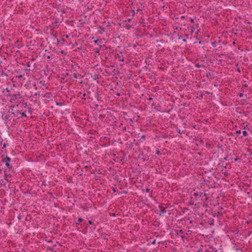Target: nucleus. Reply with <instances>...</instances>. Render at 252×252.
Here are the masks:
<instances>
[{
	"mask_svg": "<svg viewBox=\"0 0 252 252\" xmlns=\"http://www.w3.org/2000/svg\"><path fill=\"white\" fill-rule=\"evenodd\" d=\"M243 134L244 135H246L247 134V132L246 131H243Z\"/></svg>",
	"mask_w": 252,
	"mask_h": 252,
	"instance_id": "nucleus-4",
	"label": "nucleus"
},
{
	"mask_svg": "<svg viewBox=\"0 0 252 252\" xmlns=\"http://www.w3.org/2000/svg\"><path fill=\"white\" fill-rule=\"evenodd\" d=\"M22 115H24V116H25V115L24 113H22Z\"/></svg>",
	"mask_w": 252,
	"mask_h": 252,
	"instance_id": "nucleus-16",
	"label": "nucleus"
},
{
	"mask_svg": "<svg viewBox=\"0 0 252 252\" xmlns=\"http://www.w3.org/2000/svg\"><path fill=\"white\" fill-rule=\"evenodd\" d=\"M237 133H240V132H241V131H237Z\"/></svg>",
	"mask_w": 252,
	"mask_h": 252,
	"instance_id": "nucleus-14",
	"label": "nucleus"
},
{
	"mask_svg": "<svg viewBox=\"0 0 252 252\" xmlns=\"http://www.w3.org/2000/svg\"><path fill=\"white\" fill-rule=\"evenodd\" d=\"M95 52L97 53H99V50L97 48H96L95 49Z\"/></svg>",
	"mask_w": 252,
	"mask_h": 252,
	"instance_id": "nucleus-5",
	"label": "nucleus"
},
{
	"mask_svg": "<svg viewBox=\"0 0 252 252\" xmlns=\"http://www.w3.org/2000/svg\"><path fill=\"white\" fill-rule=\"evenodd\" d=\"M156 152L157 154H159V153H160L159 151H157Z\"/></svg>",
	"mask_w": 252,
	"mask_h": 252,
	"instance_id": "nucleus-11",
	"label": "nucleus"
},
{
	"mask_svg": "<svg viewBox=\"0 0 252 252\" xmlns=\"http://www.w3.org/2000/svg\"><path fill=\"white\" fill-rule=\"evenodd\" d=\"M142 138H145V136L144 135H143V136H142Z\"/></svg>",
	"mask_w": 252,
	"mask_h": 252,
	"instance_id": "nucleus-12",
	"label": "nucleus"
},
{
	"mask_svg": "<svg viewBox=\"0 0 252 252\" xmlns=\"http://www.w3.org/2000/svg\"><path fill=\"white\" fill-rule=\"evenodd\" d=\"M98 42V41L96 40L95 41V43H96Z\"/></svg>",
	"mask_w": 252,
	"mask_h": 252,
	"instance_id": "nucleus-15",
	"label": "nucleus"
},
{
	"mask_svg": "<svg viewBox=\"0 0 252 252\" xmlns=\"http://www.w3.org/2000/svg\"><path fill=\"white\" fill-rule=\"evenodd\" d=\"M243 86L245 87H247V85L246 84H244Z\"/></svg>",
	"mask_w": 252,
	"mask_h": 252,
	"instance_id": "nucleus-10",
	"label": "nucleus"
},
{
	"mask_svg": "<svg viewBox=\"0 0 252 252\" xmlns=\"http://www.w3.org/2000/svg\"><path fill=\"white\" fill-rule=\"evenodd\" d=\"M194 196H197V195H198V193H195V192H194Z\"/></svg>",
	"mask_w": 252,
	"mask_h": 252,
	"instance_id": "nucleus-8",
	"label": "nucleus"
},
{
	"mask_svg": "<svg viewBox=\"0 0 252 252\" xmlns=\"http://www.w3.org/2000/svg\"><path fill=\"white\" fill-rule=\"evenodd\" d=\"M197 67H199L200 66L198 64H196V65Z\"/></svg>",
	"mask_w": 252,
	"mask_h": 252,
	"instance_id": "nucleus-13",
	"label": "nucleus"
},
{
	"mask_svg": "<svg viewBox=\"0 0 252 252\" xmlns=\"http://www.w3.org/2000/svg\"><path fill=\"white\" fill-rule=\"evenodd\" d=\"M89 223L90 224H93V222H92V221L91 220H90V221H89Z\"/></svg>",
	"mask_w": 252,
	"mask_h": 252,
	"instance_id": "nucleus-7",
	"label": "nucleus"
},
{
	"mask_svg": "<svg viewBox=\"0 0 252 252\" xmlns=\"http://www.w3.org/2000/svg\"><path fill=\"white\" fill-rule=\"evenodd\" d=\"M82 220H83V219H81V218H79V219H78V221H79V222H81V221H82Z\"/></svg>",
	"mask_w": 252,
	"mask_h": 252,
	"instance_id": "nucleus-6",
	"label": "nucleus"
},
{
	"mask_svg": "<svg viewBox=\"0 0 252 252\" xmlns=\"http://www.w3.org/2000/svg\"><path fill=\"white\" fill-rule=\"evenodd\" d=\"M10 159L8 157H6L3 159V161L5 163V164L7 166L9 167L10 166V164L9 163V162L10 161Z\"/></svg>",
	"mask_w": 252,
	"mask_h": 252,
	"instance_id": "nucleus-1",
	"label": "nucleus"
},
{
	"mask_svg": "<svg viewBox=\"0 0 252 252\" xmlns=\"http://www.w3.org/2000/svg\"><path fill=\"white\" fill-rule=\"evenodd\" d=\"M116 58L119 60L120 61L124 62V59L123 57H122L119 54H117V56L116 57Z\"/></svg>",
	"mask_w": 252,
	"mask_h": 252,
	"instance_id": "nucleus-2",
	"label": "nucleus"
},
{
	"mask_svg": "<svg viewBox=\"0 0 252 252\" xmlns=\"http://www.w3.org/2000/svg\"><path fill=\"white\" fill-rule=\"evenodd\" d=\"M243 95V94H241V93L239 94L240 97H242Z\"/></svg>",
	"mask_w": 252,
	"mask_h": 252,
	"instance_id": "nucleus-9",
	"label": "nucleus"
},
{
	"mask_svg": "<svg viewBox=\"0 0 252 252\" xmlns=\"http://www.w3.org/2000/svg\"><path fill=\"white\" fill-rule=\"evenodd\" d=\"M73 77L74 78H77V77H78L77 74H76V73L73 74Z\"/></svg>",
	"mask_w": 252,
	"mask_h": 252,
	"instance_id": "nucleus-3",
	"label": "nucleus"
}]
</instances>
